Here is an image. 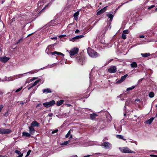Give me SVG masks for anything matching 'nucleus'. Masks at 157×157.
Returning <instances> with one entry per match:
<instances>
[{"label":"nucleus","instance_id":"obj_63","mask_svg":"<svg viewBox=\"0 0 157 157\" xmlns=\"http://www.w3.org/2000/svg\"><path fill=\"white\" fill-rule=\"evenodd\" d=\"M23 156V154H21V155H19V156L16 157H22Z\"/></svg>","mask_w":157,"mask_h":157},{"label":"nucleus","instance_id":"obj_53","mask_svg":"<svg viewBox=\"0 0 157 157\" xmlns=\"http://www.w3.org/2000/svg\"><path fill=\"white\" fill-rule=\"evenodd\" d=\"M125 95V94H120L118 96V97L119 98H121L122 96H124Z\"/></svg>","mask_w":157,"mask_h":157},{"label":"nucleus","instance_id":"obj_58","mask_svg":"<svg viewBox=\"0 0 157 157\" xmlns=\"http://www.w3.org/2000/svg\"><path fill=\"white\" fill-rule=\"evenodd\" d=\"M25 103V102H24L23 101H20V104H23Z\"/></svg>","mask_w":157,"mask_h":157},{"label":"nucleus","instance_id":"obj_15","mask_svg":"<svg viewBox=\"0 0 157 157\" xmlns=\"http://www.w3.org/2000/svg\"><path fill=\"white\" fill-rule=\"evenodd\" d=\"M50 53H51V54L52 55H54L55 54H57V55H62L63 56H64V54H63L61 52H56V51H55V52H50Z\"/></svg>","mask_w":157,"mask_h":157},{"label":"nucleus","instance_id":"obj_20","mask_svg":"<svg viewBox=\"0 0 157 157\" xmlns=\"http://www.w3.org/2000/svg\"><path fill=\"white\" fill-rule=\"evenodd\" d=\"M97 116V115L94 113L90 114V118L92 120L95 119Z\"/></svg>","mask_w":157,"mask_h":157},{"label":"nucleus","instance_id":"obj_62","mask_svg":"<svg viewBox=\"0 0 157 157\" xmlns=\"http://www.w3.org/2000/svg\"><path fill=\"white\" fill-rule=\"evenodd\" d=\"M70 137H69V139H71L72 138V135H69Z\"/></svg>","mask_w":157,"mask_h":157},{"label":"nucleus","instance_id":"obj_56","mask_svg":"<svg viewBox=\"0 0 157 157\" xmlns=\"http://www.w3.org/2000/svg\"><path fill=\"white\" fill-rule=\"evenodd\" d=\"M31 152L30 150H29L27 152V155H29L30 152Z\"/></svg>","mask_w":157,"mask_h":157},{"label":"nucleus","instance_id":"obj_57","mask_svg":"<svg viewBox=\"0 0 157 157\" xmlns=\"http://www.w3.org/2000/svg\"><path fill=\"white\" fill-rule=\"evenodd\" d=\"M33 87V85H32L31 86H30V87H29L28 88V90H29L31 88H32V87Z\"/></svg>","mask_w":157,"mask_h":157},{"label":"nucleus","instance_id":"obj_2","mask_svg":"<svg viewBox=\"0 0 157 157\" xmlns=\"http://www.w3.org/2000/svg\"><path fill=\"white\" fill-rule=\"evenodd\" d=\"M119 149L123 153H135V152L132 151L128 148L127 147H119Z\"/></svg>","mask_w":157,"mask_h":157},{"label":"nucleus","instance_id":"obj_59","mask_svg":"<svg viewBox=\"0 0 157 157\" xmlns=\"http://www.w3.org/2000/svg\"><path fill=\"white\" fill-rule=\"evenodd\" d=\"M21 39H19V40L18 41H17V42L16 43V44H18V43H19L20 42V41H21Z\"/></svg>","mask_w":157,"mask_h":157},{"label":"nucleus","instance_id":"obj_21","mask_svg":"<svg viewBox=\"0 0 157 157\" xmlns=\"http://www.w3.org/2000/svg\"><path fill=\"white\" fill-rule=\"evenodd\" d=\"M106 15L107 17H108L109 18H110V21H112V19L113 18V15H112L110 13H109L106 14Z\"/></svg>","mask_w":157,"mask_h":157},{"label":"nucleus","instance_id":"obj_52","mask_svg":"<svg viewBox=\"0 0 157 157\" xmlns=\"http://www.w3.org/2000/svg\"><path fill=\"white\" fill-rule=\"evenodd\" d=\"M41 2H38L37 5L38 6H40L41 5Z\"/></svg>","mask_w":157,"mask_h":157},{"label":"nucleus","instance_id":"obj_31","mask_svg":"<svg viewBox=\"0 0 157 157\" xmlns=\"http://www.w3.org/2000/svg\"><path fill=\"white\" fill-rule=\"evenodd\" d=\"M135 87V86H132L131 87H128V88H127V91H129V90H132Z\"/></svg>","mask_w":157,"mask_h":157},{"label":"nucleus","instance_id":"obj_22","mask_svg":"<svg viewBox=\"0 0 157 157\" xmlns=\"http://www.w3.org/2000/svg\"><path fill=\"white\" fill-rule=\"evenodd\" d=\"M106 118L107 119L108 122L109 123L112 120L111 116L109 114L107 116Z\"/></svg>","mask_w":157,"mask_h":157},{"label":"nucleus","instance_id":"obj_44","mask_svg":"<svg viewBox=\"0 0 157 157\" xmlns=\"http://www.w3.org/2000/svg\"><path fill=\"white\" fill-rule=\"evenodd\" d=\"M70 41H72L73 42H74L76 40L75 39H74V37L73 38H72L71 39H70Z\"/></svg>","mask_w":157,"mask_h":157},{"label":"nucleus","instance_id":"obj_45","mask_svg":"<svg viewBox=\"0 0 157 157\" xmlns=\"http://www.w3.org/2000/svg\"><path fill=\"white\" fill-rule=\"evenodd\" d=\"M109 25L108 26H107L105 28L104 30H105V32L108 30V28L109 27Z\"/></svg>","mask_w":157,"mask_h":157},{"label":"nucleus","instance_id":"obj_9","mask_svg":"<svg viewBox=\"0 0 157 157\" xmlns=\"http://www.w3.org/2000/svg\"><path fill=\"white\" fill-rule=\"evenodd\" d=\"M128 76V74H126L125 75L122 76L120 80L118 81L116 83H120L123 82L124 80H125L127 77Z\"/></svg>","mask_w":157,"mask_h":157},{"label":"nucleus","instance_id":"obj_49","mask_svg":"<svg viewBox=\"0 0 157 157\" xmlns=\"http://www.w3.org/2000/svg\"><path fill=\"white\" fill-rule=\"evenodd\" d=\"M150 156L152 157H157V155H150Z\"/></svg>","mask_w":157,"mask_h":157},{"label":"nucleus","instance_id":"obj_24","mask_svg":"<svg viewBox=\"0 0 157 157\" xmlns=\"http://www.w3.org/2000/svg\"><path fill=\"white\" fill-rule=\"evenodd\" d=\"M149 53H141V55L144 57H146L150 56Z\"/></svg>","mask_w":157,"mask_h":157},{"label":"nucleus","instance_id":"obj_41","mask_svg":"<svg viewBox=\"0 0 157 157\" xmlns=\"http://www.w3.org/2000/svg\"><path fill=\"white\" fill-rule=\"evenodd\" d=\"M58 130L56 129L55 130H54L52 132V134L55 133L57 132H58Z\"/></svg>","mask_w":157,"mask_h":157},{"label":"nucleus","instance_id":"obj_36","mask_svg":"<svg viewBox=\"0 0 157 157\" xmlns=\"http://www.w3.org/2000/svg\"><path fill=\"white\" fill-rule=\"evenodd\" d=\"M22 88V87L21 86V87L20 88L18 89H17L15 91V93H17L18 92H19V91H20Z\"/></svg>","mask_w":157,"mask_h":157},{"label":"nucleus","instance_id":"obj_37","mask_svg":"<svg viewBox=\"0 0 157 157\" xmlns=\"http://www.w3.org/2000/svg\"><path fill=\"white\" fill-rule=\"evenodd\" d=\"M130 102V101H128V100H127L125 103V107L126 106H128L129 104V103Z\"/></svg>","mask_w":157,"mask_h":157},{"label":"nucleus","instance_id":"obj_40","mask_svg":"<svg viewBox=\"0 0 157 157\" xmlns=\"http://www.w3.org/2000/svg\"><path fill=\"white\" fill-rule=\"evenodd\" d=\"M3 105H0V112L2 111L3 108Z\"/></svg>","mask_w":157,"mask_h":157},{"label":"nucleus","instance_id":"obj_10","mask_svg":"<svg viewBox=\"0 0 157 157\" xmlns=\"http://www.w3.org/2000/svg\"><path fill=\"white\" fill-rule=\"evenodd\" d=\"M31 125L32 127H39V124L36 121H34L31 123Z\"/></svg>","mask_w":157,"mask_h":157},{"label":"nucleus","instance_id":"obj_16","mask_svg":"<svg viewBox=\"0 0 157 157\" xmlns=\"http://www.w3.org/2000/svg\"><path fill=\"white\" fill-rule=\"evenodd\" d=\"M154 119V117H151L150 119L146 121V122L148 124H150Z\"/></svg>","mask_w":157,"mask_h":157},{"label":"nucleus","instance_id":"obj_14","mask_svg":"<svg viewBox=\"0 0 157 157\" xmlns=\"http://www.w3.org/2000/svg\"><path fill=\"white\" fill-rule=\"evenodd\" d=\"M131 67L132 68H136L137 67V65L135 62H133L130 64Z\"/></svg>","mask_w":157,"mask_h":157},{"label":"nucleus","instance_id":"obj_33","mask_svg":"<svg viewBox=\"0 0 157 157\" xmlns=\"http://www.w3.org/2000/svg\"><path fill=\"white\" fill-rule=\"evenodd\" d=\"M15 153L19 155H21V154H21L20 151L18 150H16L15 151Z\"/></svg>","mask_w":157,"mask_h":157},{"label":"nucleus","instance_id":"obj_64","mask_svg":"<svg viewBox=\"0 0 157 157\" xmlns=\"http://www.w3.org/2000/svg\"><path fill=\"white\" fill-rule=\"evenodd\" d=\"M66 105L68 107H69L71 106V105L70 104H66Z\"/></svg>","mask_w":157,"mask_h":157},{"label":"nucleus","instance_id":"obj_48","mask_svg":"<svg viewBox=\"0 0 157 157\" xmlns=\"http://www.w3.org/2000/svg\"><path fill=\"white\" fill-rule=\"evenodd\" d=\"M66 36V35H60L59 36V37L60 38H62V37H63L64 36Z\"/></svg>","mask_w":157,"mask_h":157},{"label":"nucleus","instance_id":"obj_46","mask_svg":"<svg viewBox=\"0 0 157 157\" xmlns=\"http://www.w3.org/2000/svg\"><path fill=\"white\" fill-rule=\"evenodd\" d=\"M51 39L52 40H56L57 39V37H52L51 38Z\"/></svg>","mask_w":157,"mask_h":157},{"label":"nucleus","instance_id":"obj_19","mask_svg":"<svg viewBox=\"0 0 157 157\" xmlns=\"http://www.w3.org/2000/svg\"><path fill=\"white\" fill-rule=\"evenodd\" d=\"M64 100H60L59 101H57L56 102V105L59 106L61 105L64 102Z\"/></svg>","mask_w":157,"mask_h":157},{"label":"nucleus","instance_id":"obj_7","mask_svg":"<svg viewBox=\"0 0 157 157\" xmlns=\"http://www.w3.org/2000/svg\"><path fill=\"white\" fill-rule=\"evenodd\" d=\"M102 146H103L106 149H109L112 147V144L108 142H104L102 144Z\"/></svg>","mask_w":157,"mask_h":157},{"label":"nucleus","instance_id":"obj_60","mask_svg":"<svg viewBox=\"0 0 157 157\" xmlns=\"http://www.w3.org/2000/svg\"><path fill=\"white\" fill-rule=\"evenodd\" d=\"M69 135L67 133L65 136V137L66 138H67V137H69Z\"/></svg>","mask_w":157,"mask_h":157},{"label":"nucleus","instance_id":"obj_39","mask_svg":"<svg viewBox=\"0 0 157 157\" xmlns=\"http://www.w3.org/2000/svg\"><path fill=\"white\" fill-rule=\"evenodd\" d=\"M155 7V5H152L150 6H149V7H148V10H150L151 9L154 7Z\"/></svg>","mask_w":157,"mask_h":157},{"label":"nucleus","instance_id":"obj_50","mask_svg":"<svg viewBox=\"0 0 157 157\" xmlns=\"http://www.w3.org/2000/svg\"><path fill=\"white\" fill-rule=\"evenodd\" d=\"M4 116L6 117H7L8 115V111L6 113H5V114L4 115Z\"/></svg>","mask_w":157,"mask_h":157},{"label":"nucleus","instance_id":"obj_42","mask_svg":"<svg viewBox=\"0 0 157 157\" xmlns=\"http://www.w3.org/2000/svg\"><path fill=\"white\" fill-rule=\"evenodd\" d=\"M49 51V49L48 48H47L45 50V52L46 53H47L48 54H49L48 52Z\"/></svg>","mask_w":157,"mask_h":157},{"label":"nucleus","instance_id":"obj_51","mask_svg":"<svg viewBox=\"0 0 157 157\" xmlns=\"http://www.w3.org/2000/svg\"><path fill=\"white\" fill-rule=\"evenodd\" d=\"M73 131V130H71V129H70L68 132L67 133V134H68L69 135H70V134H71V131Z\"/></svg>","mask_w":157,"mask_h":157},{"label":"nucleus","instance_id":"obj_25","mask_svg":"<svg viewBox=\"0 0 157 157\" xmlns=\"http://www.w3.org/2000/svg\"><path fill=\"white\" fill-rule=\"evenodd\" d=\"M70 141L69 140H68V141H64L62 143H61L60 145H67L68 144H69L70 143Z\"/></svg>","mask_w":157,"mask_h":157},{"label":"nucleus","instance_id":"obj_27","mask_svg":"<svg viewBox=\"0 0 157 157\" xmlns=\"http://www.w3.org/2000/svg\"><path fill=\"white\" fill-rule=\"evenodd\" d=\"M154 95V93L152 92H150L149 94V96L150 98H153Z\"/></svg>","mask_w":157,"mask_h":157},{"label":"nucleus","instance_id":"obj_29","mask_svg":"<svg viewBox=\"0 0 157 157\" xmlns=\"http://www.w3.org/2000/svg\"><path fill=\"white\" fill-rule=\"evenodd\" d=\"M117 131L119 133H120L122 130V126L121 125H120L118 127L117 129Z\"/></svg>","mask_w":157,"mask_h":157},{"label":"nucleus","instance_id":"obj_13","mask_svg":"<svg viewBox=\"0 0 157 157\" xmlns=\"http://www.w3.org/2000/svg\"><path fill=\"white\" fill-rule=\"evenodd\" d=\"M76 60L78 61V62L81 64H82L81 63V62H83V59L82 58L80 57H78L76 58Z\"/></svg>","mask_w":157,"mask_h":157},{"label":"nucleus","instance_id":"obj_6","mask_svg":"<svg viewBox=\"0 0 157 157\" xmlns=\"http://www.w3.org/2000/svg\"><path fill=\"white\" fill-rule=\"evenodd\" d=\"M108 71L110 73H115L117 71V68L115 66H112L108 69Z\"/></svg>","mask_w":157,"mask_h":157},{"label":"nucleus","instance_id":"obj_28","mask_svg":"<svg viewBox=\"0 0 157 157\" xmlns=\"http://www.w3.org/2000/svg\"><path fill=\"white\" fill-rule=\"evenodd\" d=\"M105 8H104L103 9L101 10L99 12H98L97 13V14H101L102 13H103L104 12H105Z\"/></svg>","mask_w":157,"mask_h":157},{"label":"nucleus","instance_id":"obj_32","mask_svg":"<svg viewBox=\"0 0 157 157\" xmlns=\"http://www.w3.org/2000/svg\"><path fill=\"white\" fill-rule=\"evenodd\" d=\"M29 72H28V73H29ZM27 73H25V74H27ZM24 74H25V73H24V74H19L18 75H17L16 76V77H17V78H20V77H22L23 76V75Z\"/></svg>","mask_w":157,"mask_h":157},{"label":"nucleus","instance_id":"obj_4","mask_svg":"<svg viewBox=\"0 0 157 157\" xmlns=\"http://www.w3.org/2000/svg\"><path fill=\"white\" fill-rule=\"evenodd\" d=\"M11 132V130L9 129H2L0 128V134H9Z\"/></svg>","mask_w":157,"mask_h":157},{"label":"nucleus","instance_id":"obj_17","mask_svg":"<svg viewBox=\"0 0 157 157\" xmlns=\"http://www.w3.org/2000/svg\"><path fill=\"white\" fill-rule=\"evenodd\" d=\"M43 93H49L51 92V89L49 88H47L45 89H44L43 90Z\"/></svg>","mask_w":157,"mask_h":157},{"label":"nucleus","instance_id":"obj_38","mask_svg":"<svg viewBox=\"0 0 157 157\" xmlns=\"http://www.w3.org/2000/svg\"><path fill=\"white\" fill-rule=\"evenodd\" d=\"M128 30H125L123 31V33L124 34H128Z\"/></svg>","mask_w":157,"mask_h":157},{"label":"nucleus","instance_id":"obj_18","mask_svg":"<svg viewBox=\"0 0 157 157\" xmlns=\"http://www.w3.org/2000/svg\"><path fill=\"white\" fill-rule=\"evenodd\" d=\"M31 134L27 132H22V135L26 137H29L31 136Z\"/></svg>","mask_w":157,"mask_h":157},{"label":"nucleus","instance_id":"obj_43","mask_svg":"<svg viewBox=\"0 0 157 157\" xmlns=\"http://www.w3.org/2000/svg\"><path fill=\"white\" fill-rule=\"evenodd\" d=\"M37 78V77H33L31 79H30V81H32L36 79Z\"/></svg>","mask_w":157,"mask_h":157},{"label":"nucleus","instance_id":"obj_35","mask_svg":"<svg viewBox=\"0 0 157 157\" xmlns=\"http://www.w3.org/2000/svg\"><path fill=\"white\" fill-rule=\"evenodd\" d=\"M121 38L122 39H126V35L124 34H122V35Z\"/></svg>","mask_w":157,"mask_h":157},{"label":"nucleus","instance_id":"obj_1","mask_svg":"<svg viewBox=\"0 0 157 157\" xmlns=\"http://www.w3.org/2000/svg\"><path fill=\"white\" fill-rule=\"evenodd\" d=\"M87 52L89 56L92 57L96 58L98 56L97 52L90 48H88Z\"/></svg>","mask_w":157,"mask_h":157},{"label":"nucleus","instance_id":"obj_34","mask_svg":"<svg viewBox=\"0 0 157 157\" xmlns=\"http://www.w3.org/2000/svg\"><path fill=\"white\" fill-rule=\"evenodd\" d=\"M51 4H50V3H48V4H47V5H46L44 8H43L42 9V10H44L45 8H47L48 6H49L50 5H51Z\"/></svg>","mask_w":157,"mask_h":157},{"label":"nucleus","instance_id":"obj_61","mask_svg":"<svg viewBox=\"0 0 157 157\" xmlns=\"http://www.w3.org/2000/svg\"><path fill=\"white\" fill-rule=\"evenodd\" d=\"M39 70H35L33 72V73H36V72H38L39 71Z\"/></svg>","mask_w":157,"mask_h":157},{"label":"nucleus","instance_id":"obj_54","mask_svg":"<svg viewBox=\"0 0 157 157\" xmlns=\"http://www.w3.org/2000/svg\"><path fill=\"white\" fill-rule=\"evenodd\" d=\"M79 32V30L78 29H76L75 32V33H78Z\"/></svg>","mask_w":157,"mask_h":157},{"label":"nucleus","instance_id":"obj_55","mask_svg":"<svg viewBox=\"0 0 157 157\" xmlns=\"http://www.w3.org/2000/svg\"><path fill=\"white\" fill-rule=\"evenodd\" d=\"M140 38H144V35H141L140 36Z\"/></svg>","mask_w":157,"mask_h":157},{"label":"nucleus","instance_id":"obj_12","mask_svg":"<svg viewBox=\"0 0 157 157\" xmlns=\"http://www.w3.org/2000/svg\"><path fill=\"white\" fill-rule=\"evenodd\" d=\"M79 13V11H78L74 14L73 16L75 20H77L78 19V16Z\"/></svg>","mask_w":157,"mask_h":157},{"label":"nucleus","instance_id":"obj_11","mask_svg":"<svg viewBox=\"0 0 157 157\" xmlns=\"http://www.w3.org/2000/svg\"><path fill=\"white\" fill-rule=\"evenodd\" d=\"M29 129L30 133L31 134L33 135L35 132V130H34V128L31 126H29Z\"/></svg>","mask_w":157,"mask_h":157},{"label":"nucleus","instance_id":"obj_30","mask_svg":"<svg viewBox=\"0 0 157 157\" xmlns=\"http://www.w3.org/2000/svg\"><path fill=\"white\" fill-rule=\"evenodd\" d=\"M40 79H38L36 80L32 84V85L33 86H36L40 81Z\"/></svg>","mask_w":157,"mask_h":157},{"label":"nucleus","instance_id":"obj_3","mask_svg":"<svg viewBox=\"0 0 157 157\" xmlns=\"http://www.w3.org/2000/svg\"><path fill=\"white\" fill-rule=\"evenodd\" d=\"M55 104V101L53 100L50 101L49 102H46L44 103L43 105L46 107H49L52 106Z\"/></svg>","mask_w":157,"mask_h":157},{"label":"nucleus","instance_id":"obj_5","mask_svg":"<svg viewBox=\"0 0 157 157\" xmlns=\"http://www.w3.org/2000/svg\"><path fill=\"white\" fill-rule=\"evenodd\" d=\"M78 48H75L71 49L69 52V53L71 56H72L75 54L78 53Z\"/></svg>","mask_w":157,"mask_h":157},{"label":"nucleus","instance_id":"obj_23","mask_svg":"<svg viewBox=\"0 0 157 157\" xmlns=\"http://www.w3.org/2000/svg\"><path fill=\"white\" fill-rule=\"evenodd\" d=\"M116 137L117 138L119 139H121L124 140H126V139H125L124 138V136L121 135H117L116 136Z\"/></svg>","mask_w":157,"mask_h":157},{"label":"nucleus","instance_id":"obj_8","mask_svg":"<svg viewBox=\"0 0 157 157\" xmlns=\"http://www.w3.org/2000/svg\"><path fill=\"white\" fill-rule=\"evenodd\" d=\"M10 59L9 57H6V56H3L0 58V60L1 62L4 63H6Z\"/></svg>","mask_w":157,"mask_h":157},{"label":"nucleus","instance_id":"obj_47","mask_svg":"<svg viewBox=\"0 0 157 157\" xmlns=\"http://www.w3.org/2000/svg\"><path fill=\"white\" fill-rule=\"evenodd\" d=\"M53 116V114L52 113H49L48 114V116L49 117H52Z\"/></svg>","mask_w":157,"mask_h":157},{"label":"nucleus","instance_id":"obj_26","mask_svg":"<svg viewBox=\"0 0 157 157\" xmlns=\"http://www.w3.org/2000/svg\"><path fill=\"white\" fill-rule=\"evenodd\" d=\"M84 36L83 35L77 36L74 37V39H75V40H76L77 39H80L82 38V37H83Z\"/></svg>","mask_w":157,"mask_h":157}]
</instances>
